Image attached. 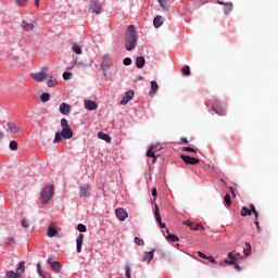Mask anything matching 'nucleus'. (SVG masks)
I'll return each mask as SVG.
<instances>
[{"mask_svg": "<svg viewBox=\"0 0 278 278\" xmlns=\"http://www.w3.org/2000/svg\"><path fill=\"white\" fill-rule=\"evenodd\" d=\"M4 242H5V244H14L15 243L14 237H7L4 239Z\"/></svg>", "mask_w": 278, "mask_h": 278, "instance_id": "nucleus-46", "label": "nucleus"}, {"mask_svg": "<svg viewBox=\"0 0 278 278\" xmlns=\"http://www.w3.org/2000/svg\"><path fill=\"white\" fill-rule=\"evenodd\" d=\"M127 103H129V100L123 98V100L121 101V105H127Z\"/></svg>", "mask_w": 278, "mask_h": 278, "instance_id": "nucleus-56", "label": "nucleus"}, {"mask_svg": "<svg viewBox=\"0 0 278 278\" xmlns=\"http://www.w3.org/2000/svg\"><path fill=\"white\" fill-rule=\"evenodd\" d=\"M98 138H100V140H104L105 142H108L110 144V142H112V137H110V135L103 132V131H100L98 134Z\"/></svg>", "mask_w": 278, "mask_h": 278, "instance_id": "nucleus-23", "label": "nucleus"}, {"mask_svg": "<svg viewBox=\"0 0 278 278\" xmlns=\"http://www.w3.org/2000/svg\"><path fill=\"white\" fill-rule=\"evenodd\" d=\"M154 148H155V149H154V152H155V151H162V148H159L157 146H154Z\"/></svg>", "mask_w": 278, "mask_h": 278, "instance_id": "nucleus-62", "label": "nucleus"}, {"mask_svg": "<svg viewBox=\"0 0 278 278\" xmlns=\"http://www.w3.org/2000/svg\"><path fill=\"white\" fill-rule=\"evenodd\" d=\"M135 244H138V247H143L144 240H142L138 237H135Z\"/></svg>", "mask_w": 278, "mask_h": 278, "instance_id": "nucleus-45", "label": "nucleus"}, {"mask_svg": "<svg viewBox=\"0 0 278 278\" xmlns=\"http://www.w3.org/2000/svg\"><path fill=\"white\" fill-rule=\"evenodd\" d=\"M47 263L50 265V268L54 270V273H60L62 270V264L58 261H53L52 257H49Z\"/></svg>", "mask_w": 278, "mask_h": 278, "instance_id": "nucleus-6", "label": "nucleus"}, {"mask_svg": "<svg viewBox=\"0 0 278 278\" xmlns=\"http://www.w3.org/2000/svg\"><path fill=\"white\" fill-rule=\"evenodd\" d=\"M182 225H187L191 229V231H199V229H205L201 224H197L194 222L185 220L182 222Z\"/></svg>", "mask_w": 278, "mask_h": 278, "instance_id": "nucleus-8", "label": "nucleus"}, {"mask_svg": "<svg viewBox=\"0 0 278 278\" xmlns=\"http://www.w3.org/2000/svg\"><path fill=\"white\" fill-rule=\"evenodd\" d=\"M7 126L9 131H11V134H21V128L16 126V123L8 122Z\"/></svg>", "mask_w": 278, "mask_h": 278, "instance_id": "nucleus-11", "label": "nucleus"}, {"mask_svg": "<svg viewBox=\"0 0 278 278\" xmlns=\"http://www.w3.org/2000/svg\"><path fill=\"white\" fill-rule=\"evenodd\" d=\"M198 255H199V257H202V260H207V255H205L203 252H201V251H199L198 252Z\"/></svg>", "mask_w": 278, "mask_h": 278, "instance_id": "nucleus-53", "label": "nucleus"}, {"mask_svg": "<svg viewBox=\"0 0 278 278\" xmlns=\"http://www.w3.org/2000/svg\"><path fill=\"white\" fill-rule=\"evenodd\" d=\"M29 0H15V5H17V8H23L25 5H27V2Z\"/></svg>", "mask_w": 278, "mask_h": 278, "instance_id": "nucleus-37", "label": "nucleus"}, {"mask_svg": "<svg viewBox=\"0 0 278 278\" xmlns=\"http://www.w3.org/2000/svg\"><path fill=\"white\" fill-rule=\"evenodd\" d=\"M85 108L86 110L92 111V110H97V108H99V104H97V102L92 100H86Z\"/></svg>", "mask_w": 278, "mask_h": 278, "instance_id": "nucleus-17", "label": "nucleus"}, {"mask_svg": "<svg viewBox=\"0 0 278 278\" xmlns=\"http://www.w3.org/2000/svg\"><path fill=\"white\" fill-rule=\"evenodd\" d=\"M30 77L37 83H42L47 77H49V74L47 73V68L41 70L39 73H33L30 74Z\"/></svg>", "mask_w": 278, "mask_h": 278, "instance_id": "nucleus-5", "label": "nucleus"}, {"mask_svg": "<svg viewBox=\"0 0 278 278\" xmlns=\"http://www.w3.org/2000/svg\"><path fill=\"white\" fill-rule=\"evenodd\" d=\"M125 277L131 278V269L129 268L128 265L125 266Z\"/></svg>", "mask_w": 278, "mask_h": 278, "instance_id": "nucleus-44", "label": "nucleus"}, {"mask_svg": "<svg viewBox=\"0 0 278 278\" xmlns=\"http://www.w3.org/2000/svg\"><path fill=\"white\" fill-rule=\"evenodd\" d=\"M71 77H73V73L71 72L63 73V79L68 80L71 79Z\"/></svg>", "mask_w": 278, "mask_h": 278, "instance_id": "nucleus-48", "label": "nucleus"}, {"mask_svg": "<svg viewBox=\"0 0 278 278\" xmlns=\"http://www.w3.org/2000/svg\"><path fill=\"white\" fill-rule=\"evenodd\" d=\"M10 149H11V151H17V149H18V143H17L16 141L12 140V141L10 142Z\"/></svg>", "mask_w": 278, "mask_h": 278, "instance_id": "nucleus-42", "label": "nucleus"}, {"mask_svg": "<svg viewBox=\"0 0 278 278\" xmlns=\"http://www.w3.org/2000/svg\"><path fill=\"white\" fill-rule=\"evenodd\" d=\"M235 268H236V270H240V265L235 263Z\"/></svg>", "mask_w": 278, "mask_h": 278, "instance_id": "nucleus-63", "label": "nucleus"}, {"mask_svg": "<svg viewBox=\"0 0 278 278\" xmlns=\"http://www.w3.org/2000/svg\"><path fill=\"white\" fill-rule=\"evenodd\" d=\"M208 262H211V264H216V258H214L213 256H207Z\"/></svg>", "mask_w": 278, "mask_h": 278, "instance_id": "nucleus-54", "label": "nucleus"}, {"mask_svg": "<svg viewBox=\"0 0 278 278\" xmlns=\"http://www.w3.org/2000/svg\"><path fill=\"white\" fill-rule=\"evenodd\" d=\"M22 227H24V229H29V220L23 219L22 220Z\"/></svg>", "mask_w": 278, "mask_h": 278, "instance_id": "nucleus-50", "label": "nucleus"}, {"mask_svg": "<svg viewBox=\"0 0 278 278\" xmlns=\"http://www.w3.org/2000/svg\"><path fill=\"white\" fill-rule=\"evenodd\" d=\"M212 110L219 116H225V114H227V111L225 110V106H223V102H220V100H215L213 102Z\"/></svg>", "mask_w": 278, "mask_h": 278, "instance_id": "nucleus-4", "label": "nucleus"}, {"mask_svg": "<svg viewBox=\"0 0 278 278\" xmlns=\"http://www.w3.org/2000/svg\"><path fill=\"white\" fill-rule=\"evenodd\" d=\"M20 277H23V274L25 273V261H22L17 264L16 271Z\"/></svg>", "mask_w": 278, "mask_h": 278, "instance_id": "nucleus-22", "label": "nucleus"}, {"mask_svg": "<svg viewBox=\"0 0 278 278\" xmlns=\"http://www.w3.org/2000/svg\"><path fill=\"white\" fill-rule=\"evenodd\" d=\"M144 63H146V60L143 59V56H137L136 58L137 68H144Z\"/></svg>", "mask_w": 278, "mask_h": 278, "instance_id": "nucleus-25", "label": "nucleus"}, {"mask_svg": "<svg viewBox=\"0 0 278 278\" xmlns=\"http://www.w3.org/2000/svg\"><path fill=\"white\" fill-rule=\"evenodd\" d=\"M153 253H154V250H152L151 252H146L143 255V262H147L148 264H150L151 261L153 260Z\"/></svg>", "mask_w": 278, "mask_h": 278, "instance_id": "nucleus-26", "label": "nucleus"}, {"mask_svg": "<svg viewBox=\"0 0 278 278\" xmlns=\"http://www.w3.org/2000/svg\"><path fill=\"white\" fill-rule=\"evenodd\" d=\"M153 25L157 29L164 25V17L162 15H156L153 20Z\"/></svg>", "mask_w": 278, "mask_h": 278, "instance_id": "nucleus-18", "label": "nucleus"}, {"mask_svg": "<svg viewBox=\"0 0 278 278\" xmlns=\"http://www.w3.org/2000/svg\"><path fill=\"white\" fill-rule=\"evenodd\" d=\"M4 278H23V276H20L16 271L10 270L5 273Z\"/></svg>", "mask_w": 278, "mask_h": 278, "instance_id": "nucleus-30", "label": "nucleus"}, {"mask_svg": "<svg viewBox=\"0 0 278 278\" xmlns=\"http://www.w3.org/2000/svg\"><path fill=\"white\" fill-rule=\"evenodd\" d=\"M62 130L55 132L53 144H58V142H62V138L64 140H71L73 138V128L68 125V121L66 118L61 119Z\"/></svg>", "mask_w": 278, "mask_h": 278, "instance_id": "nucleus-1", "label": "nucleus"}, {"mask_svg": "<svg viewBox=\"0 0 278 278\" xmlns=\"http://www.w3.org/2000/svg\"><path fill=\"white\" fill-rule=\"evenodd\" d=\"M90 194V185H84L80 187L79 197H88Z\"/></svg>", "mask_w": 278, "mask_h": 278, "instance_id": "nucleus-19", "label": "nucleus"}, {"mask_svg": "<svg viewBox=\"0 0 278 278\" xmlns=\"http://www.w3.org/2000/svg\"><path fill=\"white\" fill-rule=\"evenodd\" d=\"M228 260H235V262H240V260H242V255L236 251H231L228 253Z\"/></svg>", "mask_w": 278, "mask_h": 278, "instance_id": "nucleus-20", "label": "nucleus"}, {"mask_svg": "<svg viewBox=\"0 0 278 278\" xmlns=\"http://www.w3.org/2000/svg\"><path fill=\"white\" fill-rule=\"evenodd\" d=\"M115 216L116 218H118V220H125V218H127L129 214L127 213V210L123 207H118L115 210Z\"/></svg>", "mask_w": 278, "mask_h": 278, "instance_id": "nucleus-9", "label": "nucleus"}, {"mask_svg": "<svg viewBox=\"0 0 278 278\" xmlns=\"http://www.w3.org/2000/svg\"><path fill=\"white\" fill-rule=\"evenodd\" d=\"M184 151H187L188 153H197V150L190 147L185 148Z\"/></svg>", "mask_w": 278, "mask_h": 278, "instance_id": "nucleus-51", "label": "nucleus"}, {"mask_svg": "<svg viewBox=\"0 0 278 278\" xmlns=\"http://www.w3.org/2000/svg\"><path fill=\"white\" fill-rule=\"evenodd\" d=\"M21 27L23 31H33L34 29V23H29L27 21H22Z\"/></svg>", "mask_w": 278, "mask_h": 278, "instance_id": "nucleus-15", "label": "nucleus"}, {"mask_svg": "<svg viewBox=\"0 0 278 278\" xmlns=\"http://www.w3.org/2000/svg\"><path fill=\"white\" fill-rule=\"evenodd\" d=\"M36 8H40V0H35Z\"/></svg>", "mask_w": 278, "mask_h": 278, "instance_id": "nucleus-60", "label": "nucleus"}, {"mask_svg": "<svg viewBox=\"0 0 278 278\" xmlns=\"http://www.w3.org/2000/svg\"><path fill=\"white\" fill-rule=\"evenodd\" d=\"M81 247H84V233H79L76 238V251L81 253Z\"/></svg>", "mask_w": 278, "mask_h": 278, "instance_id": "nucleus-12", "label": "nucleus"}, {"mask_svg": "<svg viewBox=\"0 0 278 278\" xmlns=\"http://www.w3.org/2000/svg\"><path fill=\"white\" fill-rule=\"evenodd\" d=\"M123 64L124 66H131V58H125Z\"/></svg>", "mask_w": 278, "mask_h": 278, "instance_id": "nucleus-47", "label": "nucleus"}, {"mask_svg": "<svg viewBox=\"0 0 278 278\" xmlns=\"http://www.w3.org/2000/svg\"><path fill=\"white\" fill-rule=\"evenodd\" d=\"M101 3L99 0H91L90 10L92 14H101Z\"/></svg>", "mask_w": 278, "mask_h": 278, "instance_id": "nucleus-7", "label": "nucleus"}, {"mask_svg": "<svg viewBox=\"0 0 278 278\" xmlns=\"http://www.w3.org/2000/svg\"><path fill=\"white\" fill-rule=\"evenodd\" d=\"M112 66V59L110 55H104L102 59V68L106 71V68H110Z\"/></svg>", "mask_w": 278, "mask_h": 278, "instance_id": "nucleus-16", "label": "nucleus"}, {"mask_svg": "<svg viewBox=\"0 0 278 278\" xmlns=\"http://www.w3.org/2000/svg\"><path fill=\"white\" fill-rule=\"evenodd\" d=\"M224 201L227 205H231V197L229 194H226L225 198H224Z\"/></svg>", "mask_w": 278, "mask_h": 278, "instance_id": "nucleus-49", "label": "nucleus"}, {"mask_svg": "<svg viewBox=\"0 0 278 278\" xmlns=\"http://www.w3.org/2000/svg\"><path fill=\"white\" fill-rule=\"evenodd\" d=\"M49 81L47 83L48 88H55L58 86V79L53 78L52 75H48Z\"/></svg>", "mask_w": 278, "mask_h": 278, "instance_id": "nucleus-24", "label": "nucleus"}, {"mask_svg": "<svg viewBox=\"0 0 278 278\" xmlns=\"http://www.w3.org/2000/svg\"><path fill=\"white\" fill-rule=\"evenodd\" d=\"M77 229L80 233H86V231H88V229L86 228V225L84 224H78Z\"/></svg>", "mask_w": 278, "mask_h": 278, "instance_id": "nucleus-41", "label": "nucleus"}, {"mask_svg": "<svg viewBox=\"0 0 278 278\" xmlns=\"http://www.w3.org/2000/svg\"><path fill=\"white\" fill-rule=\"evenodd\" d=\"M60 112L61 114H64L65 116L71 114V105L66 104V103H61L60 105Z\"/></svg>", "mask_w": 278, "mask_h": 278, "instance_id": "nucleus-21", "label": "nucleus"}, {"mask_svg": "<svg viewBox=\"0 0 278 278\" xmlns=\"http://www.w3.org/2000/svg\"><path fill=\"white\" fill-rule=\"evenodd\" d=\"M181 73H182V75L188 77V75H190V66L185 65L184 67H181Z\"/></svg>", "mask_w": 278, "mask_h": 278, "instance_id": "nucleus-39", "label": "nucleus"}, {"mask_svg": "<svg viewBox=\"0 0 278 278\" xmlns=\"http://www.w3.org/2000/svg\"><path fill=\"white\" fill-rule=\"evenodd\" d=\"M37 273L41 278L47 277V275H45V270H42V266L40 265V263H37Z\"/></svg>", "mask_w": 278, "mask_h": 278, "instance_id": "nucleus-35", "label": "nucleus"}, {"mask_svg": "<svg viewBox=\"0 0 278 278\" xmlns=\"http://www.w3.org/2000/svg\"><path fill=\"white\" fill-rule=\"evenodd\" d=\"M225 264H229V266H236V260L225 261Z\"/></svg>", "mask_w": 278, "mask_h": 278, "instance_id": "nucleus-52", "label": "nucleus"}, {"mask_svg": "<svg viewBox=\"0 0 278 278\" xmlns=\"http://www.w3.org/2000/svg\"><path fill=\"white\" fill-rule=\"evenodd\" d=\"M151 192H152V197H157V189L155 187L152 188Z\"/></svg>", "mask_w": 278, "mask_h": 278, "instance_id": "nucleus-55", "label": "nucleus"}, {"mask_svg": "<svg viewBox=\"0 0 278 278\" xmlns=\"http://www.w3.org/2000/svg\"><path fill=\"white\" fill-rule=\"evenodd\" d=\"M229 192H231L232 197L236 198V191H235L233 187H229Z\"/></svg>", "mask_w": 278, "mask_h": 278, "instance_id": "nucleus-57", "label": "nucleus"}, {"mask_svg": "<svg viewBox=\"0 0 278 278\" xmlns=\"http://www.w3.org/2000/svg\"><path fill=\"white\" fill-rule=\"evenodd\" d=\"M148 157H153L154 160H157V156L155 155V146H151L147 152Z\"/></svg>", "mask_w": 278, "mask_h": 278, "instance_id": "nucleus-31", "label": "nucleus"}, {"mask_svg": "<svg viewBox=\"0 0 278 278\" xmlns=\"http://www.w3.org/2000/svg\"><path fill=\"white\" fill-rule=\"evenodd\" d=\"M53 192L55 188L53 186H47L41 190L39 201L41 205H47L51 199H53Z\"/></svg>", "mask_w": 278, "mask_h": 278, "instance_id": "nucleus-3", "label": "nucleus"}, {"mask_svg": "<svg viewBox=\"0 0 278 278\" xmlns=\"http://www.w3.org/2000/svg\"><path fill=\"white\" fill-rule=\"evenodd\" d=\"M72 49H73L74 53H76L77 55H81V53H83L81 47H79L77 43H73Z\"/></svg>", "mask_w": 278, "mask_h": 278, "instance_id": "nucleus-32", "label": "nucleus"}, {"mask_svg": "<svg viewBox=\"0 0 278 278\" xmlns=\"http://www.w3.org/2000/svg\"><path fill=\"white\" fill-rule=\"evenodd\" d=\"M243 253L245 257H249V255H251V243L245 242V249H243Z\"/></svg>", "mask_w": 278, "mask_h": 278, "instance_id": "nucleus-33", "label": "nucleus"}, {"mask_svg": "<svg viewBox=\"0 0 278 278\" xmlns=\"http://www.w3.org/2000/svg\"><path fill=\"white\" fill-rule=\"evenodd\" d=\"M124 99L131 101L134 99V90H128L124 97Z\"/></svg>", "mask_w": 278, "mask_h": 278, "instance_id": "nucleus-40", "label": "nucleus"}, {"mask_svg": "<svg viewBox=\"0 0 278 278\" xmlns=\"http://www.w3.org/2000/svg\"><path fill=\"white\" fill-rule=\"evenodd\" d=\"M51 99V96L49 93H42L40 96V101H42V103H47V101H49Z\"/></svg>", "mask_w": 278, "mask_h": 278, "instance_id": "nucleus-36", "label": "nucleus"}, {"mask_svg": "<svg viewBox=\"0 0 278 278\" xmlns=\"http://www.w3.org/2000/svg\"><path fill=\"white\" fill-rule=\"evenodd\" d=\"M163 233H167V236H168V235H170V231L168 230V228H165V230H163Z\"/></svg>", "mask_w": 278, "mask_h": 278, "instance_id": "nucleus-61", "label": "nucleus"}, {"mask_svg": "<svg viewBox=\"0 0 278 278\" xmlns=\"http://www.w3.org/2000/svg\"><path fill=\"white\" fill-rule=\"evenodd\" d=\"M47 236L48 238H54V236H58V229H55L54 227H48L47 229Z\"/></svg>", "mask_w": 278, "mask_h": 278, "instance_id": "nucleus-27", "label": "nucleus"}, {"mask_svg": "<svg viewBox=\"0 0 278 278\" xmlns=\"http://www.w3.org/2000/svg\"><path fill=\"white\" fill-rule=\"evenodd\" d=\"M166 240H168L169 242H179V237L169 233L166 236Z\"/></svg>", "mask_w": 278, "mask_h": 278, "instance_id": "nucleus-34", "label": "nucleus"}, {"mask_svg": "<svg viewBox=\"0 0 278 278\" xmlns=\"http://www.w3.org/2000/svg\"><path fill=\"white\" fill-rule=\"evenodd\" d=\"M77 66H78V68H81V66H84V63L79 62V63L77 64Z\"/></svg>", "mask_w": 278, "mask_h": 278, "instance_id": "nucleus-64", "label": "nucleus"}, {"mask_svg": "<svg viewBox=\"0 0 278 278\" xmlns=\"http://www.w3.org/2000/svg\"><path fill=\"white\" fill-rule=\"evenodd\" d=\"M180 159L185 162V164H191L192 166L199 164V162H200L199 159H197V157H191V156H188V155H186V154H182V155L180 156Z\"/></svg>", "mask_w": 278, "mask_h": 278, "instance_id": "nucleus-10", "label": "nucleus"}, {"mask_svg": "<svg viewBox=\"0 0 278 278\" xmlns=\"http://www.w3.org/2000/svg\"><path fill=\"white\" fill-rule=\"evenodd\" d=\"M159 3L161 8H164V10H168V1L166 0H159Z\"/></svg>", "mask_w": 278, "mask_h": 278, "instance_id": "nucleus-43", "label": "nucleus"}, {"mask_svg": "<svg viewBox=\"0 0 278 278\" xmlns=\"http://www.w3.org/2000/svg\"><path fill=\"white\" fill-rule=\"evenodd\" d=\"M157 90H160V86L157 85V81L152 80L150 94H155V92H157Z\"/></svg>", "mask_w": 278, "mask_h": 278, "instance_id": "nucleus-28", "label": "nucleus"}, {"mask_svg": "<svg viewBox=\"0 0 278 278\" xmlns=\"http://www.w3.org/2000/svg\"><path fill=\"white\" fill-rule=\"evenodd\" d=\"M181 142H184L185 144H188V139L186 137H182Z\"/></svg>", "mask_w": 278, "mask_h": 278, "instance_id": "nucleus-59", "label": "nucleus"}, {"mask_svg": "<svg viewBox=\"0 0 278 278\" xmlns=\"http://www.w3.org/2000/svg\"><path fill=\"white\" fill-rule=\"evenodd\" d=\"M250 211H251V214L253 213V212H255L256 210H255V205L254 204H250V208H249Z\"/></svg>", "mask_w": 278, "mask_h": 278, "instance_id": "nucleus-58", "label": "nucleus"}, {"mask_svg": "<svg viewBox=\"0 0 278 278\" xmlns=\"http://www.w3.org/2000/svg\"><path fill=\"white\" fill-rule=\"evenodd\" d=\"M241 216H251V211L249 210V207L243 206L241 208Z\"/></svg>", "mask_w": 278, "mask_h": 278, "instance_id": "nucleus-38", "label": "nucleus"}, {"mask_svg": "<svg viewBox=\"0 0 278 278\" xmlns=\"http://www.w3.org/2000/svg\"><path fill=\"white\" fill-rule=\"evenodd\" d=\"M252 214L255 216L254 225H256L257 231H262V227L260 226V220L257 219L260 217V213L257 211H253Z\"/></svg>", "mask_w": 278, "mask_h": 278, "instance_id": "nucleus-29", "label": "nucleus"}, {"mask_svg": "<svg viewBox=\"0 0 278 278\" xmlns=\"http://www.w3.org/2000/svg\"><path fill=\"white\" fill-rule=\"evenodd\" d=\"M154 215L156 217V222L160 224L161 229H166V224L162 223V216L160 215V208L155 205Z\"/></svg>", "mask_w": 278, "mask_h": 278, "instance_id": "nucleus-13", "label": "nucleus"}, {"mask_svg": "<svg viewBox=\"0 0 278 278\" xmlns=\"http://www.w3.org/2000/svg\"><path fill=\"white\" fill-rule=\"evenodd\" d=\"M138 45V35L136 34V27L129 25L127 27L126 37H125V49L126 51H134Z\"/></svg>", "mask_w": 278, "mask_h": 278, "instance_id": "nucleus-2", "label": "nucleus"}, {"mask_svg": "<svg viewBox=\"0 0 278 278\" xmlns=\"http://www.w3.org/2000/svg\"><path fill=\"white\" fill-rule=\"evenodd\" d=\"M219 5H224V12L225 14H229L231 10H233V4L231 2H223V1H217Z\"/></svg>", "mask_w": 278, "mask_h": 278, "instance_id": "nucleus-14", "label": "nucleus"}]
</instances>
